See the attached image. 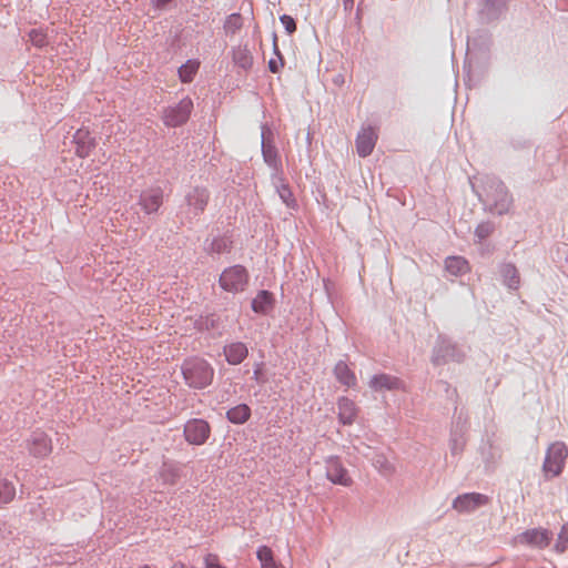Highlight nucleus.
<instances>
[{"label": "nucleus", "mask_w": 568, "mask_h": 568, "mask_svg": "<svg viewBox=\"0 0 568 568\" xmlns=\"http://www.w3.org/2000/svg\"><path fill=\"white\" fill-rule=\"evenodd\" d=\"M503 276L505 278V283L510 288H517L519 284V275L516 267L511 264H505L501 268Z\"/></svg>", "instance_id": "b1692460"}, {"label": "nucleus", "mask_w": 568, "mask_h": 568, "mask_svg": "<svg viewBox=\"0 0 568 568\" xmlns=\"http://www.w3.org/2000/svg\"><path fill=\"white\" fill-rule=\"evenodd\" d=\"M552 534L544 528H534L524 531L516 537L518 544L538 548H545L550 544Z\"/></svg>", "instance_id": "6e6552de"}, {"label": "nucleus", "mask_w": 568, "mask_h": 568, "mask_svg": "<svg viewBox=\"0 0 568 568\" xmlns=\"http://www.w3.org/2000/svg\"><path fill=\"white\" fill-rule=\"evenodd\" d=\"M489 503V497L479 493H467L457 496L453 508L458 513H470Z\"/></svg>", "instance_id": "0eeeda50"}, {"label": "nucleus", "mask_w": 568, "mask_h": 568, "mask_svg": "<svg viewBox=\"0 0 568 568\" xmlns=\"http://www.w3.org/2000/svg\"><path fill=\"white\" fill-rule=\"evenodd\" d=\"M140 568H151V567L149 565H144V566L140 567Z\"/></svg>", "instance_id": "4c0bfd02"}, {"label": "nucleus", "mask_w": 568, "mask_h": 568, "mask_svg": "<svg viewBox=\"0 0 568 568\" xmlns=\"http://www.w3.org/2000/svg\"><path fill=\"white\" fill-rule=\"evenodd\" d=\"M262 152H263L265 162L273 168H277L280 160H278L276 149L268 142L263 141Z\"/></svg>", "instance_id": "393cba45"}, {"label": "nucleus", "mask_w": 568, "mask_h": 568, "mask_svg": "<svg viewBox=\"0 0 568 568\" xmlns=\"http://www.w3.org/2000/svg\"><path fill=\"white\" fill-rule=\"evenodd\" d=\"M282 24L284 26L285 30L287 31L288 34H292L296 31V23H295V20L291 17V16H287V14H283L281 18H280Z\"/></svg>", "instance_id": "473e14b6"}, {"label": "nucleus", "mask_w": 568, "mask_h": 568, "mask_svg": "<svg viewBox=\"0 0 568 568\" xmlns=\"http://www.w3.org/2000/svg\"><path fill=\"white\" fill-rule=\"evenodd\" d=\"M250 284V274L246 267L240 264L229 266L222 271L219 277L220 287L227 293L239 294L244 292Z\"/></svg>", "instance_id": "f03ea898"}, {"label": "nucleus", "mask_w": 568, "mask_h": 568, "mask_svg": "<svg viewBox=\"0 0 568 568\" xmlns=\"http://www.w3.org/2000/svg\"><path fill=\"white\" fill-rule=\"evenodd\" d=\"M282 67H283V62L277 63L275 60H271L268 62V69L272 73H277Z\"/></svg>", "instance_id": "c9c22d12"}, {"label": "nucleus", "mask_w": 568, "mask_h": 568, "mask_svg": "<svg viewBox=\"0 0 568 568\" xmlns=\"http://www.w3.org/2000/svg\"><path fill=\"white\" fill-rule=\"evenodd\" d=\"M233 61L240 68L247 70L253 64V57L246 47H237L233 50Z\"/></svg>", "instance_id": "4be33fe9"}, {"label": "nucleus", "mask_w": 568, "mask_h": 568, "mask_svg": "<svg viewBox=\"0 0 568 568\" xmlns=\"http://www.w3.org/2000/svg\"><path fill=\"white\" fill-rule=\"evenodd\" d=\"M29 452L37 458L47 457L52 452L51 438L42 432L34 433L29 442Z\"/></svg>", "instance_id": "f8f14e48"}, {"label": "nucleus", "mask_w": 568, "mask_h": 568, "mask_svg": "<svg viewBox=\"0 0 568 568\" xmlns=\"http://www.w3.org/2000/svg\"><path fill=\"white\" fill-rule=\"evenodd\" d=\"M204 566L205 568H226L221 564L219 556L214 554H209L205 556Z\"/></svg>", "instance_id": "2f4dec72"}, {"label": "nucleus", "mask_w": 568, "mask_h": 568, "mask_svg": "<svg viewBox=\"0 0 568 568\" xmlns=\"http://www.w3.org/2000/svg\"><path fill=\"white\" fill-rule=\"evenodd\" d=\"M378 139L377 131L372 128H363L356 138V151L359 156L365 158L369 155Z\"/></svg>", "instance_id": "9d476101"}, {"label": "nucleus", "mask_w": 568, "mask_h": 568, "mask_svg": "<svg viewBox=\"0 0 568 568\" xmlns=\"http://www.w3.org/2000/svg\"><path fill=\"white\" fill-rule=\"evenodd\" d=\"M16 495L14 486L9 481H0V505L10 503Z\"/></svg>", "instance_id": "cd10ccee"}, {"label": "nucleus", "mask_w": 568, "mask_h": 568, "mask_svg": "<svg viewBox=\"0 0 568 568\" xmlns=\"http://www.w3.org/2000/svg\"><path fill=\"white\" fill-rule=\"evenodd\" d=\"M73 141L75 154L81 159L88 158L97 146L95 138L87 129H79L73 135Z\"/></svg>", "instance_id": "9b49d317"}, {"label": "nucleus", "mask_w": 568, "mask_h": 568, "mask_svg": "<svg viewBox=\"0 0 568 568\" xmlns=\"http://www.w3.org/2000/svg\"><path fill=\"white\" fill-rule=\"evenodd\" d=\"M358 415V407L356 404L347 398L341 397L337 400V416L338 420L343 425H352L356 420Z\"/></svg>", "instance_id": "4468645a"}, {"label": "nucleus", "mask_w": 568, "mask_h": 568, "mask_svg": "<svg viewBox=\"0 0 568 568\" xmlns=\"http://www.w3.org/2000/svg\"><path fill=\"white\" fill-rule=\"evenodd\" d=\"M398 385L399 381L396 377L386 374L375 375L369 382V386L374 390L394 389Z\"/></svg>", "instance_id": "6ab92c4d"}, {"label": "nucleus", "mask_w": 568, "mask_h": 568, "mask_svg": "<svg viewBox=\"0 0 568 568\" xmlns=\"http://www.w3.org/2000/svg\"><path fill=\"white\" fill-rule=\"evenodd\" d=\"M243 27V19L239 13L230 14L224 22V30L227 34H235Z\"/></svg>", "instance_id": "a878e982"}, {"label": "nucleus", "mask_w": 568, "mask_h": 568, "mask_svg": "<svg viewBox=\"0 0 568 568\" xmlns=\"http://www.w3.org/2000/svg\"><path fill=\"white\" fill-rule=\"evenodd\" d=\"M183 434L189 444L200 446L209 439L211 427L206 420L194 418L185 423Z\"/></svg>", "instance_id": "423d86ee"}, {"label": "nucleus", "mask_w": 568, "mask_h": 568, "mask_svg": "<svg viewBox=\"0 0 568 568\" xmlns=\"http://www.w3.org/2000/svg\"><path fill=\"white\" fill-rule=\"evenodd\" d=\"M256 555L262 568H284L275 560L272 549L267 546H261Z\"/></svg>", "instance_id": "5701e85b"}, {"label": "nucleus", "mask_w": 568, "mask_h": 568, "mask_svg": "<svg viewBox=\"0 0 568 568\" xmlns=\"http://www.w3.org/2000/svg\"><path fill=\"white\" fill-rule=\"evenodd\" d=\"M200 68L197 60H187L184 64L179 68V79L183 83H190L193 81L195 74Z\"/></svg>", "instance_id": "aec40b11"}, {"label": "nucleus", "mask_w": 568, "mask_h": 568, "mask_svg": "<svg viewBox=\"0 0 568 568\" xmlns=\"http://www.w3.org/2000/svg\"><path fill=\"white\" fill-rule=\"evenodd\" d=\"M210 199V193L205 187H194L186 194V203L194 214L203 213Z\"/></svg>", "instance_id": "ddd939ff"}, {"label": "nucleus", "mask_w": 568, "mask_h": 568, "mask_svg": "<svg viewBox=\"0 0 568 568\" xmlns=\"http://www.w3.org/2000/svg\"><path fill=\"white\" fill-rule=\"evenodd\" d=\"M278 194L287 206L292 207L295 205V200L287 185H282L281 187H278Z\"/></svg>", "instance_id": "7c9ffc66"}, {"label": "nucleus", "mask_w": 568, "mask_h": 568, "mask_svg": "<svg viewBox=\"0 0 568 568\" xmlns=\"http://www.w3.org/2000/svg\"><path fill=\"white\" fill-rule=\"evenodd\" d=\"M163 202V192L160 187H151L142 191L139 204L144 213L152 214L158 212Z\"/></svg>", "instance_id": "1a4fd4ad"}, {"label": "nucleus", "mask_w": 568, "mask_h": 568, "mask_svg": "<svg viewBox=\"0 0 568 568\" xmlns=\"http://www.w3.org/2000/svg\"><path fill=\"white\" fill-rule=\"evenodd\" d=\"M325 476L334 485L351 487L354 483L349 471L337 456H328L325 459Z\"/></svg>", "instance_id": "39448f33"}, {"label": "nucleus", "mask_w": 568, "mask_h": 568, "mask_svg": "<svg viewBox=\"0 0 568 568\" xmlns=\"http://www.w3.org/2000/svg\"><path fill=\"white\" fill-rule=\"evenodd\" d=\"M568 457V448L561 442L552 443L546 453L542 465L544 474L547 478H554L561 474L566 459Z\"/></svg>", "instance_id": "7ed1b4c3"}, {"label": "nucleus", "mask_w": 568, "mask_h": 568, "mask_svg": "<svg viewBox=\"0 0 568 568\" xmlns=\"http://www.w3.org/2000/svg\"><path fill=\"white\" fill-rule=\"evenodd\" d=\"M248 354L246 345L242 342H235L224 347V355L229 364L239 365L241 364Z\"/></svg>", "instance_id": "2eb2a0df"}, {"label": "nucleus", "mask_w": 568, "mask_h": 568, "mask_svg": "<svg viewBox=\"0 0 568 568\" xmlns=\"http://www.w3.org/2000/svg\"><path fill=\"white\" fill-rule=\"evenodd\" d=\"M230 250H231V242L226 237L213 239L207 248V251L210 253H215V254H222L225 252H230Z\"/></svg>", "instance_id": "bb28decb"}, {"label": "nucleus", "mask_w": 568, "mask_h": 568, "mask_svg": "<svg viewBox=\"0 0 568 568\" xmlns=\"http://www.w3.org/2000/svg\"><path fill=\"white\" fill-rule=\"evenodd\" d=\"M274 306V295L268 291H260L252 301V310L257 314H267Z\"/></svg>", "instance_id": "dca6fc26"}, {"label": "nucleus", "mask_w": 568, "mask_h": 568, "mask_svg": "<svg viewBox=\"0 0 568 568\" xmlns=\"http://www.w3.org/2000/svg\"><path fill=\"white\" fill-rule=\"evenodd\" d=\"M182 373L185 383L193 388H204L209 386L214 376V369L211 365L201 358H191L183 363Z\"/></svg>", "instance_id": "f257e3e1"}, {"label": "nucleus", "mask_w": 568, "mask_h": 568, "mask_svg": "<svg viewBox=\"0 0 568 568\" xmlns=\"http://www.w3.org/2000/svg\"><path fill=\"white\" fill-rule=\"evenodd\" d=\"M334 373L336 378L345 386L352 387L356 385V376L351 371L348 365L344 362H338L335 365Z\"/></svg>", "instance_id": "a211bd4d"}, {"label": "nucleus", "mask_w": 568, "mask_h": 568, "mask_svg": "<svg viewBox=\"0 0 568 568\" xmlns=\"http://www.w3.org/2000/svg\"><path fill=\"white\" fill-rule=\"evenodd\" d=\"M568 547V523L565 524L559 534L555 548L558 552H564Z\"/></svg>", "instance_id": "c85d7f7f"}, {"label": "nucleus", "mask_w": 568, "mask_h": 568, "mask_svg": "<svg viewBox=\"0 0 568 568\" xmlns=\"http://www.w3.org/2000/svg\"><path fill=\"white\" fill-rule=\"evenodd\" d=\"M193 110V101L191 98H183L178 104L168 106L163 111V122L166 126L176 128L184 124Z\"/></svg>", "instance_id": "20e7f679"}, {"label": "nucleus", "mask_w": 568, "mask_h": 568, "mask_svg": "<svg viewBox=\"0 0 568 568\" xmlns=\"http://www.w3.org/2000/svg\"><path fill=\"white\" fill-rule=\"evenodd\" d=\"M226 417L232 424H244L251 417V408L246 404H240L226 412Z\"/></svg>", "instance_id": "f3484780"}, {"label": "nucleus", "mask_w": 568, "mask_h": 568, "mask_svg": "<svg viewBox=\"0 0 568 568\" xmlns=\"http://www.w3.org/2000/svg\"><path fill=\"white\" fill-rule=\"evenodd\" d=\"M493 232V225L490 223H481L476 229V235L483 240L490 235Z\"/></svg>", "instance_id": "72a5a7b5"}, {"label": "nucleus", "mask_w": 568, "mask_h": 568, "mask_svg": "<svg viewBox=\"0 0 568 568\" xmlns=\"http://www.w3.org/2000/svg\"><path fill=\"white\" fill-rule=\"evenodd\" d=\"M30 41L38 48L47 44V36L43 31L33 29L29 33Z\"/></svg>", "instance_id": "c756f323"}, {"label": "nucleus", "mask_w": 568, "mask_h": 568, "mask_svg": "<svg viewBox=\"0 0 568 568\" xmlns=\"http://www.w3.org/2000/svg\"><path fill=\"white\" fill-rule=\"evenodd\" d=\"M445 267L453 275H460L469 270L468 262L462 256L447 257Z\"/></svg>", "instance_id": "412c9836"}, {"label": "nucleus", "mask_w": 568, "mask_h": 568, "mask_svg": "<svg viewBox=\"0 0 568 568\" xmlns=\"http://www.w3.org/2000/svg\"><path fill=\"white\" fill-rule=\"evenodd\" d=\"M260 372H261V369H260V368H257V369H255V371H254V377H255V379H256V381H258Z\"/></svg>", "instance_id": "e433bc0d"}, {"label": "nucleus", "mask_w": 568, "mask_h": 568, "mask_svg": "<svg viewBox=\"0 0 568 568\" xmlns=\"http://www.w3.org/2000/svg\"><path fill=\"white\" fill-rule=\"evenodd\" d=\"M174 0H152V7L156 10H164Z\"/></svg>", "instance_id": "f704fd0d"}]
</instances>
